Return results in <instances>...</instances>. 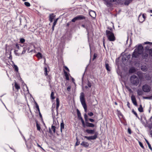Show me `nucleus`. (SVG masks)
<instances>
[{
	"mask_svg": "<svg viewBox=\"0 0 152 152\" xmlns=\"http://www.w3.org/2000/svg\"><path fill=\"white\" fill-rule=\"evenodd\" d=\"M136 48L134 50L132 55V58H136L138 57L139 55L142 53L143 51L142 45L140 44L137 46H136Z\"/></svg>",
	"mask_w": 152,
	"mask_h": 152,
	"instance_id": "obj_1",
	"label": "nucleus"
},
{
	"mask_svg": "<svg viewBox=\"0 0 152 152\" xmlns=\"http://www.w3.org/2000/svg\"><path fill=\"white\" fill-rule=\"evenodd\" d=\"M112 28L110 29L111 31L107 30L106 31V35L108 39L110 41H114L115 40V37L114 34L111 31Z\"/></svg>",
	"mask_w": 152,
	"mask_h": 152,
	"instance_id": "obj_2",
	"label": "nucleus"
},
{
	"mask_svg": "<svg viewBox=\"0 0 152 152\" xmlns=\"http://www.w3.org/2000/svg\"><path fill=\"white\" fill-rule=\"evenodd\" d=\"M131 83L133 85L137 86L139 82V80L138 77L135 75L131 76L130 78Z\"/></svg>",
	"mask_w": 152,
	"mask_h": 152,
	"instance_id": "obj_3",
	"label": "nucleus"
},
{
	"mask_svg": "<svg viewBox=\"0 0 152 152\" xmlns=\"http://www.w3.org/2000/svg\"><path fill=\"white\" fill-rule=\"evenodd\" d=\"M84 95L83 93L80 94V102L84 108L85 111H86V103L84 99Z\"/></svg>",
	"mask_w": 152,
	"mask_h": 152,
	"instance_id": "obj_4",
	"label": "nucleus"
},
{
	"mask_svg": "<svg viewBox=\"0 0 152 152\" xmlns=\"http://www.w3.org/2000/svg\"><path fill=\"white\" fill-rule=\"evenodd\" d=\"M85 19V17L84 16L81 15H78L74 18L72 20V22H75L76 20H83Z\"/></svg>",
	"mask_w": 152,
	"mask_h": 152,
	"instance_id": "obj_5",
	"label": "nucleus"
},
{
	"mask_svg": "<svg viewBox=\"0 0 152 152\" xmlns=\"http://www.w3.org/2000/svg\"><path fill=\"white\" fill-rule=\"evenodd\" d=\"M145 14H143L142 15L140 14L139 15L138 17V19L139 22L141 23H142L145 20Z\"/></svg>",
	"mask_w": 152,
	"mask_h": 152,
	"instance_id": "obj_6",
	"label": "nucleus"
},
{
	"mask_svg": "<svg viewBox=\"0 0 152 152\" xmlns=\"http://www.w3.org/2000/svg\"><path fill=\"white\" fill-rule=\"evenodd\" d=\"M143 91L145 92H149L150 91L151 88L148 85H144L142 87Z\"/></svg>",
	"mask_w": 152,
	"mask_h": 152,
	"instance_id": "obj_7",
	"label": "nucleus"
},
{
	"mask_svg": "<svg viewBox=\"0 0 152 152\" xmlns=\"http://www.w3.org/2000/svg\"><path fill=\"white\" fill-rule=\"evenodd\" d=\"M98 133L96 132L94 136L89 137H86V139L89 140H94L96 139L97 137Z\"/></svg>",
	"mask_w": 152,
	"mask_h": 152,
	"instance_id": "obj_8",
	"label": "nucleus"
},
{
	"mask_svg": "<svg viewBox=\"0 0 152 152\" xmlns=\"http://www.w3.org/2000/svg\"><path fill=\"white\" fill-rule=\"evenodd\" d=\"M77 116H78L79 119L81 120L83 126L84 127H85V126H84V125H85L84 122L83 121V119L81 117L80 113L78 109L77 110Z\"/></svg>",
	"mask_w": 152,
	"mask_h": 152,
	"instance_id": "obj_9",
	"label": "nucleus"
},
{
	"mask_svg": "<svg viewBox=\"0 0 152 152\" xmlns=\"http://www.w3.org/2000/svg\"><path fill=\"white\" fill-rule=\"evenodd\" d=\"M131 98L133 104L135 106H137V102L135 96L134 95H132L131 96Z\"/></svg>",
	"mask_w": 152,
	"mask_h": 152,
	"instance_id": "obj_10",
	"label": "nucleus"
},
{
	"mask_svg": "<svg viewBox=\"0 0 152 152\" xmlns=\"http://www.w3.org/2000/svg\"><path fill=\"white\" fill-rule=\"evenodd\" d=\"M116 0H107V1L105 2V4L107 7H109L111 5L110 3L115 2L116 1Z\"/></svg>",
	"mask_w": 152,
	"mask_h": 152,
	"instance_id": "obj_11",
	"label": "nucleus"
},
{
	"mask_svg": "<svg viewBox=\"0 0 152 152\" xmlns=\"http://www.w3.org/2000/svg\"><path fill=\"white\" fill-rule=\"evenodd\" d=\"M89 14L90 16L93 18H94L96 16L95 12L93 10H91L89 11Z\"/></svg>",
	"mask_w": 152,
	"mask_h": 152,
	"instance_id": "obj_12",
	"label": "nucleus"
},
{
	"mask_svg": "<svg viewBox=\"0 0 152 152\" xmlns=\"http://www.w3.org/2000/svg\"><path fill=\"white\" fill-rule=\"evenodd\" d=\"M95 126V125L94 124L86 122V126L90 127H94Z\"/></svg>",
	"mask_w": 152,
	"mask_h": 152,
	"instance_id": "obj_13",
	"label": "nucleus"
},
{
	"mask_svg": "<svg viewBox=\"0 0 152 152\" xmlns=\"http://www.w3.org/2000/svg\"><path fill=\"white\" fill-rule=\"evenodd\" d=\"M148 53L147 52V50L146 51L143 53L142 55V57L143 59L146 58L148 57Z\"/></svg>",
	"mask_w": 152,
	"mask_h": 152,
	"instance_id": "obj_14",
	"label": "nucleus"
},
{
	"mask_svg": "<svg viewBox=\"0 0 152 152\" xmlns=\"http://www.w3.org/2000/svg\"><path fill=\"white\" fill-rule=\"evenodd\" d=\"M86 132L88 134H92L94 133L95 130H94L86 129Z\"/></svg>",
	"mask_w": 152,
	"mask_h": 152,
	"instance_id": "obj_15",
	"label": "nucleus"
},
{
	"mask_svg": "<svg viewBox=\"0 0 152 152\" xmlns=\"http://www.w3.org/2000/svg\"><path fill=\"white\" fill-rule=\"evenodd\" d=\"M61 132H62V131L64 129V123L63 121H62V122L61 123Z\"/></svg>",
	"mask_w": 152,
	"mask_h": 152,
	"instance_id": "obj_16",
	"label": "nucleus"
},
{
	"mask_svg": "<svg viewBox=\"0 0 152 152\" xmlns=\"http://www.w3.org/2000/svg\"><path fill=\"white\" fill-rule=\"evenodd\" d=\"M94 119L92 118H88V116L86 115V122H88V121H90L91 122H94Z\"/></svg>",
	"mask_w": 152,
	"mask_h": 152,
	"instance_id": "obj_17",
	"label": "nucleus"
},
{
	"mask_svg": "<svg viewBox=\"0 0 152 152\" xmlns=\"http://www.w3.org/2000/svg\"><path fill=\"white\" fill-rule=\"evenodd\" d=\"M59 106V99L58 98L56 99V109L57 110H58V109Z\"/></svg>",
	"mask_w": 152,
	"mask_h": 152,
	"instance_id": "obj_18",
	"label": "nucleus"
},
{
	"mask_svg": "<svg viewBox=\"0 0 152 152\" xmlns=\"http://www.w3.org/2000/svg\"><path fill=\"white\" fill-rule=\"evenodd\" d=\"M54 16L53 14H52L50 15L49 20L50 21V22H53V19H54Z\"/></svg>",
	"mask_w": 152,
	"mask_h": 152,
	"instance_id": "obj_19",
	"label": "nucleus"
},
{
	"mask_svg": "<svg viewBox=\"0 0 152 152\" xmlns=\"http://www.w3.org/2000/svg\"><path fill=\"white\" fill-rule=\"evenodd\" d=\"M136 71L135 69L133 67H132L129 70V72L130 73H132L135 72Z\"/></svg>",
	"mask_w": 152,
	"mask_h": 152,
	"instance_id": "obj_20",
	"label": "nucleus"
},
{
	"mask_svg": "<svg viewBox=\"0 0 152 152\" xmlns=\"http://www.w3.org/2000/svg\"><path fill=\"white\" fill-rule=\"evenodd\" d=\"M105 67L106 69L108 71H110V67L109 64L107 63H105Z\"/></svg>",
	"mask_w": 152,
	"mask_h": 152,
	"instance_id": "obj_21",
	"label": "nucleus"
},
{
	"mask_svg": "<svg viewBox=\"0 0 152 152\" xmlns=\"http://www.w3.org/2000/svg\"><path fill=\"white\" fill-rule=\"evenodd\" d=\"M137 94L139 96L142 95L143 94V92L141 90L138 89L137 90Z\"/></svg>",
	"mask_w": 152,
	"mask_h": 152,
	"instance_id": "obj_22",
	"label": "nucleus"
},
{
	"mask_svg": "<svg viewBox=\"0 0 152 152\" xmlns=\"http://www.w3.org/2000/svg\"><path fill=\"white\" fill-rule=\"evenodd\" d=\"M64 74L65 75V76L66 77V79L67 80H69V75H68V73L65 71H64Z\"/></svg>",
	"mask_w": 152,
	"mask_h": 152,
	"instance_id": "obj_23",
	"label": "nucleus"
},
{
	"mask_svg": "<svg viewBox=\"0 0 152 152\" xmlns=\"http://www.w3.org/2000/svg\"><path fill=\"white\" fill-rule=\"evenodd\" d=\"M141 69L144 71H145L147 70V69L146 66H142L141 67Z\"/></svg>",
	"mask_w": 152,
	"mask_h": 152,
	"instance_id": "obj_24",
	"label": "nucleus"
},
{
	"mask_svg": "<svg viewBox=\"0 0 152 152\" xmlns=\"http://www.w3.org/2000/svg\"><path fill=\"white\" fill-rule=\"evenodd\" d=\"M37 57L39 58H42V55L41 53L39 52L36 55Z\"/></svg>",
	"mask_w": 152,
	"mask_h": 152,
	"instance_id": "obj_25",
	"label": "nucleus"
},
{
	"mask_svg": "<svg viewBox=\"0 0 152 152\" xmlns=\"http://www.w3.org/2000/svg\"><path fill=\"white\" fill-rule=\"evenodd\" d=\"M15 86L16 89L18 90L20 88V86L16 83H15Z\"/></svg>",
	"mask_w": 152,
	"mask_h": 152,
	"instance_id": "obj_26",
	"label": "nucleus"
},
{
	"mask_svg": "<svg viewBox=\"0 0 152 152\" xmlns=\"http://www.w3.org/2000/svg\"><path fill=\"white\" fill-rule=\"evenodd\" d=\"M50 98L52 99H54L55 98V97L54 96V93L53 91H52L51 92L50 95Z\"/></svg>",
	"mask_w": 152,
	"mask_h": 152,
	"instance_id": "obj_27",
	"label": "nucleus"
},
{
	"mask_svg": "<svg viewBox=\"0 0 152 152\" xmlns=\"http://www.w3.org/2000/svg\"><path fill=\"white\" fill-rule=\"evenodd\" d=\"M146 142L147 143V144L148 147L151 150H152V148H151V145L149 143L148 141L146 140H145Z\"/></svg>",
	"mask_w": 152,
	"mask_h": 152,
	"instance_id": "obj_28",
	"label": "nucleus"
},
{
	"mask_svg": "<svg viewBox=\"0 0 152 152\" xmlns=\"http://www.w3.org/2000/svg\"><path fill=\"white\" fill-rule=\"evenodd\" d=\"M138 110L140 112H142L143 111V109L142 105H140V107L138 109Z\"/></svg>",
	"mask_w": 152,
	"mask_h": 152,
	"instance_id": "obj_29",
	"label": "nucleus"
},
{
	"mask_svg": "<svg viewBox=\"0 0 152 152\" xmlns=\"http://www.w3.org/2000/svg\"><path fill=\"white\" fill-rule=\"evenodd\" d=\"M147 52L149 53V55L152 56V48L147 50Z\"/></svg>",
	"mask_w": 152,
	"mask_h": 152,
	"instance_id": "obj_30",
	"label": "nucleus"
},
{
	"mask_svg": "<svg viewBox=\"0 0 152 152\" xmlns=\"http://www.w3.org/2000/svg\"><path fill=\"white\" fill-rule=\"evenodd\" d=\"M13 68H14L15 70L17 72H18V68L17 65H14Z\"/></svg>",
	"mask_w": 152,
	"mask_h": 152,
	"instance_id": "obj_31",
	"label": "nucleus"
},
{
	"mask_svg": "<svg viewBox=\"0 0 152 152\" xmlns=\"http://www.w3.org/2000/svg\"><path fill=\"white\" fill-rule=\"evenodd\" d=\"M44 74L46 76L47 75H48L47 72H48V70H47V67H45L44 68Z\"/></svg>",
	"mask_w": 152,
	"mask_h": 152,
	"instance_id": "obj_32",
	"label": "nucleus"
},
{
	"mask_svg": "<svg viewBox=\"0 0 152 152\" xmlns=\"http://www.w3.org/2000/svg\"><path fill=\"white\" fill-rule=\"evenodd\" d=\"M27 50V48L26 47H24L23 48V50L22 52V54H23L25 53Z\"/></svg>",
	"mask_w": 152,
	"mask_h": 152,
	"instance_id": "obj_33",
	"label": "nucleus"
},
{
	"mask_svg": "<svg viewBox=\"0 0 152 152\" xmlns=\"http://www.w3.org/2000/svg\"><path fill=\"white\" fill-rule=\"evenodd\" d=\"M36 126L37 130L38 131H40L41 129L40 127V125L37 123Z\"/></svg>",
	"mask_w": 152,
	"mask_h": 152,
	"instance_id": "obj_34",
	"label": "nucleus"
},
{
	"mask_svg": "<svg viewBox=\"0 0 152 152\" xmlns=\"http://www.w3.org/2000/svg\"><path fill=\"white\" fill-rule=\"evenodd\" d=\"M25 5L27 7H30V4L27 2H25L24 3Z\"/></svg>",
	"mask_w": 152,
	"mask_h": 152,
	"instance_id": "obj_35",
	"label": "nucleus"
},
{
	"mask_svg": "<svg viewBox=\"0 0 152 152\" xmlns=\"http://www.w3.org/2000/svg\"><path fill=\"white\" fill-rule=\"evenodd\" d=\"M88 115L90 116L91 117L94 115V114L93 113L91 112H89L88 113Z\"/></svg>",
	"mask_w": 152,
	"mask_h": 152,
	"instance_id": "obj_36",
	"label": "nucleus"
},
{
	"mask_svg": "<svg viewBox=\"0 0 152 152\" xmlns=\"http://www.w3.org/2000/svg\"><path fill=\"white\" fill-rule=\"evenodd\" d=\"M25 42V39L23 38H21L20 39V42L22 43H23Z\"/></svg>",
	"mask_w": 152,
	"mask_h": 152,
	"instance_id": "obj_37",
	"label": "nucleus"
},
{
	"mask_svg": "<svg viewBox=\"0 0 152 152\" xmlns=\"http://www.w3.org/2000/svg\"><path fill=\"white\" fill-rule=\"evenodd\" d=\"M51 129L53 130V132L55 133V127L53 126H52Z\"/></svg>",
	"mask_w": 152,
	"mask_h": 152,
	"instance_id": "obj_38",
	"label": "nucleus"
},
{
	"mask_svg": "<svg viewBox=\"0 0 152 152\" xmlns=\"http://www.w3.org/2000/svg\"><path fill=\"white\" fill-rule=\"evenodd\" d=\"M132 112L137 117L139 118L137 113L135 111L133 110H132Z\"/></svg>",
	"mask_w": 152,
	"mask_h": 152,
	"instance_id": "obj_39",
	"label": "nucleus"
},
{
	"mask_svg": "<svg viewBox=\"0 0 152 152\" xmlns=\"http://www.w3.org/2000/svg\"><path fill=\"white\" fill-rule=\"evenodd\" d=\"M58 18H57L56 20H55L53 23V25L54 26H55L56 25V23H57V21L58 20Z\"/></svg>",
	"mask_w": 152,
	"mask_h": 152,
	"instance_id": "obj_40",
	"label": "nucleus"
},
{
	"mask_svg": "<svg viewBox=\"0 0 152 152\" xmlns=\"http://www.w3.org/2000/svg\"><path fill=\"white\" fill-rule=\"evenodd\" d=\"M144 44H148L151 45H152V42H146L144 43Z\"/></svg>",
	"mask_w": 152,
	"mask_h": 152,
	"instance_id": "obj_41",
	"label": "nucleus"
},
{
	"mask_svg": "<svg viewBox=\"0 0 152 152\" xmlns=\"http://www.w3.org/2000/svg\"><path fill=\"white\" fill-rule=\"evenodd\" d=\"M87 85L89 88H90L91 86V83L88 81V82Z\"/></svg>",
	"mask_w": 152,
	"mask_h": 152,
	"instance_id": "obj_42",
	"label": "nucleus"
},
{
	"mask_svg": "<svg viewBox=\"0 0 152 152\" xmlns=\"http://www.w3.org/2000/svg\"><path fill=\"white\" fill-rule=\"evenodd\" d=\"M97 56V55L95 53L94 55V57L93 58V60H94L95 58H96Z\"/></svg>",
	"mask_w": 152,
	"mask_h": 152,
	"instance_id": "obj_43",
	"label": "nucleus"
},
{
	"mask_svg": "<svg viewBox=\"0 0 152 152\" xmlns=\"http://www.w3.org/2000/svg\"><path fill=\"white\" fill-rule=\"evenodd\" d=\"M81 145H82L84 147H86V143L83 142L81 144Z\"/></svg>",
	"mask_w": 152,
	"mask_h": 152,
	"instance_id": "obj_44",
	"label": "nucleus"
},
{
	"mask_svg": "<svg viewBox=\"0 0 152 152\" xmlns=\"http://www.w3.org/2000/svg\"><path fill=\"white\" fill-rule=\"evenodd\" d=\"M139 145H140V146L142 148H144V146H143V145L142 144V143L141 142H139Z\"/></svg>",
	"mask_w": 152,
	"mask_h": 152,
	"instance_id": "obj_45",
	"label": "nucleus"
},
{
	"mask_svg": "<svg viewBox=\"0 0 152 152\" xmlns=\"http://www.w3.org/2000/svg\"><path fill=\"white\" fill-rule=\"evenodd\" d=\"M71 89V87L70 86H69L67 88V90L69 91H70Z\"/></svg>",
	"mask_w": 152,
	"mask_h": 152,
	"instance_id": "obj_46",
	"label": "nucleus"
},
{
	"mask_svg": "<svg viewBox=\"0 0 152 152\" xmlns=\"http://www.w3.org/2000/svg\"><path fill=\"white\" fill-rule=\"evenodd\" d=\"M128 132L129 134H131V130L130 128H128Z\"/></svg>",
	"mask_w": 152,
	"mask_h": 152,
	"instance_id": "obj_47",
	"label": "nucleus"
},
{
	"mask_svg": "<svg viewBox=\"0 0 152 152\" xmlns=\"http://www.w3.org/2000/svg\"><path fill=\"white\" fill-rule=\"evenodd\" d=\"M15 46L16 48H17L18 49H19V45L18 44H16L15 45Z\"/></svg>",
	"mask_w": 152,
	"mask_h": 152,
	"instance_id": "obj_48",
	"label": "nucleus"
},
{
	"mask_svg": "<svg viewBox=\"0 0 152 152\" xmlns=\"http://www.w3.org/2000/svg\"><path fill=\"white\" fill-rule=\"evenodd\" d=\"M36 107L38 109V110H39V106H38V104L37 103H36Z\"/></svg>",
	"mask_w": 152,
	"mask_h": 152,
	"instance_id": "obj_49",
	"label": "nucleus"
},
{
	"mask_svg": "<svg viewBox=\"0 0 152 152\" xmlns=\"http://www.w3.org/2000/svg\"><path fill=\"white\" fill-rule=\"evenodd\" d=\"M64 67L66 70H67L68 71H69V70L67 67H66V66H64Z\"/></svg>",
	"mask_w": 152,
	"mask_h": 152,
	"instance_id": "obj_50",
	"label": "nucleus"
},
{
	"mask_svg": "<svg viewBox=\"0 0 152 152\" xmlns=\"http://www.w3.org/2000/svg\"><path fill=\"white\" fill-rule=\"evenodd\" d=\"M79 144H80L79 142H77L76 143L75 146H77V145H78Z\"/></svg>",
	"mask_w": 152,
	"mask_h": 152,
	"instance_id": "obj_51",
	"label": "nucleus"
},
{
	"mask_svg": "<svg viewBox=\"0 0 152 152\" xmlns=\"http://www.w3.org/2000/svg\"><path fill=\"white\" fill-rule=\"evenodd\" d=\"M55 26H54L53 25V26H52V29L53 31L54 30V28Z\"/></svg>",
	"mask_w": 152,
	"mask_h": 152,
	"instance_id": "obj_52",
	"label": "nucleus"
},
{
	"mask_svg": "<svg viewBox=\"0 0 152 152\" xmlns=\"http://www.w3.org/2000/svg\"><path fill=\"white\" fill-rule=\"evenodd\" d=\"M127 106L129 108V102H127Z\"/></svg>",
	"mask_w": 152,
	"mask_h": 152,
	"instance_id": "obj_53",
	"label": "nucleus"
},
{
	"mask_svg": "<svg viewBox=\"0 0 152 152\" xmlns=\"http://www.w3.org/2000/svg\"><path fill=\"white\" fill-rule=\"evenodd\" d=\"M84 118L85 119H86V113L84 114Z\"/></svg>",
	"mask_w": 152,
	"mask_h": 152,
	"instance_id": "obj_54",
	"label": "nucleus"
},
{
	"mask_svg": "<svg viewBox=\"0 0 152 152\" xmlns=\"http://www.w3.org/2000/svg\"><path fill=\"white\" fill-rule=\"evenodd\" d=\"M103 45H104V46H105V45H104V40H103Z\"/></svg>",
	"mask_w": 152,
	"mask_h": 152,
	"instance_id": "obj_55",
	"label": "nucleus"
},
{
	"mask_svg": "<svg viewBox=\"0 0 152 152\" xmlns=\"http://www.w3.org/2000/svg\"><path fill=\"white\" fill-rule=\"evenodd\" d=\"M86 72V70H85V71H84V74L83 75V76H84V74H85V73Z\"/></svg>",
	"mask_w": 152,
	"mask_h": 152,
	"instance_id": "obj_56",
	"label": "nucleus"
},
{
	"mask_svg": "<svg viewBox=\"0 0 152 152\" xmlns=\"http://www.w3.org/2000/svg\"><path fill=\"white\" fill-rule=\"evenodd\" d=\"M86 147H87V146H88V145H87V143H86Z\"/></svg>",
	"mask_w": 152,
	"mask_h": 152,
	"instance_id": "obj_57",
	"label": "nucleus"
},
{
	"mask_svg": "<svg viewBox=\"0 0 152 152\" xmlns=\"http://www.w3.org/2000/svg\"><path fill=\"white\" fill-rule=\"evenodd\" d=\"M115 104L116 105L117 104V103L116 102H115Z\"/></svg>",
	"mask_w": 152,
	"mask_h": 152,
	"instance_id": "obj_58",
	"label": "nucleus"
},
{
	"mask_svg": "<svg viewBox=\"0 0 152 152\" xmlns=\"http://www.w3.org/2000/svg\"><path fill=\"white\" fill-rule=\"evenodd\" d=\"M82 81H83V77L82 78Z\"/></svg>",
	"mask_w": 152,
	"mask_h": 152,
	"instance_id": "obj_59",
	"label": "nucleus"
},
{
	"mask_svg": "<svg viewBox=\"0 0 152 152\" xmlns=\"http://www.w3.org/2000/svg\"><path fill=\"white\" fill-rule=\"evenodd\" d=\"M85 25H82V26L83 27H84Z\"/></svg>",
	"mask_w": 152,
	"mask_h": 152,
	"instance_id": "obj_60",
	"label": "nucleus"
},
{
	"mask_svg": "<svg viewBox=\"0 0 152 152\" xmlns=\"http://www.w3.org/2000/svg\"><path fill=\"white\" fill-rule=\"evenodd\" d=\"M23 1H26L27 0H22Z\"/></svg>",
	"mask_w": 152,
	"mask_h": 152,
	"instance_id": "obj_61",
	"label": "nucleus"
},
{
	"mask_svg": "<svg viewBox=\"0 0 152 152\" xmlns=\"http://www.w3.org/2000/svg\"><path fill=\"white\" fill-rule=\"evenodd\" d=\"M152 118V116L151 118V119Z\"/></svg>",
	"mask_w": 152,
	"mask_h": 152,
	"instance_id": "obj_62",
	"label": "nucleus"
},
{
	"mask_svg": "<svg viewBox=\"0 0 152 152\" xmlns=\"http://www.w3.org/2000/svg\"><path fill=\"white\" fill-rule=\"evenodd\" d=\"M151 134L152 136V133H151Z\"/></svg>",
	"mask_w": 152,
	"mask_h": 152,
	"instance_id": "obj_63",
	"label": "nucleus"
},
{
	"mask_svg": "<svg viewBox=\"0 0 152 152\" xmlns=\"http://www.w3.org/2000/svg\"><path fill=\"white\" fill-rule=\"evenodd\" d=\"M151 12L152 13V10L151 11Z\"/></svg>",
	"mask_w": 152,
	"mask_h": 152,
	"instance_id": "obj_64",
	"label": "nucleus"
}]
</instances>
